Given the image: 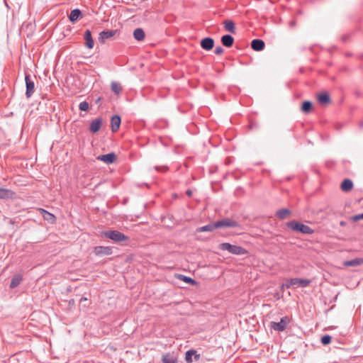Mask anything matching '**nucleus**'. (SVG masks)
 Instances as JSON below:
<instances>
[{"instance_id":"9d476101","label":"nucleus","mask_w":363,"mask_h":363,"mask_svg":"<svg viewBox=\"0 0 363 363\" xmlns=\"http://www.w3.org/2000/svg\"><path fill=\"white\" fill-rule=\"evenodd\" d=\"M116 30H104L99 34V40L104 43L105 40L112 38L116 34Z\"/></svg>"},{"instance_id":"ddd939ff","label":"nucleus","mask_w":363,"mask_h":363,"mask_svg":"<svg viewBox=\"0 0 363 363\" xmlns=\"http://www.w3.org/2000/svg\"><path fill=\"white\" fill-rule=\"evenodd\" d=\"M164 363H177V356L173 353H167L162 356Z\"/></svg>"},{"instance_id":"412c9836","label":"nucleus","mask_w":363,"mask_h":363,"mask_svg":"<svg viewBox=\"0 0 363 363\" xmlns=\"http://www.w3.org/2000/svg\"><path fill=\"white\" fill-rule=\"evenodd\" d=\"M222 43L226 47H231L233 44L234 40L231 35H223L221 38Z\"/></svg>"},{"instance_id":"393cba45","label":"nucleus","mask_w":363,"mask_h":363,"mask_svg":"<svg viewBox=\"0 0 363 363\" xmlns=\"http://www.w3.org/2000/svg\"><path fill=\"white\" fill-rule=\"evenodd\" d=\"M80 16L81 11L79 9H74L71 11L69 18L70 21L74 22Z\"/></svg>"},{"instance_id":"4468645a","label":"nucleus","mask_w":363,"mask_h":363,"mask_svg":"<svg viewBox=\"0 0 363 363\" xmlns=\"http://www.w3.org/2000/svg\"><path fill=\"white\" fill-rule=\"evenodd\" d=\"M362 264H363V258L359 257L343 262L345 267H357Z\"/></svg>"},{"instance_id":"f03ea898","label":"nucleus","mask_w":363,"mask_h":363,"mask_svg":"<svg viewBox=\"0 0 363 363\" xmlns=\"http://www.w3.org/2000/svg\"><path fill=\"white\" fill-rule=\"evenodd\" d=\"M218 248L223 251H228L231 254L236 255H243L247 254V251L241 246L231 245L228 242L221 243Z\"/></svg>"},{"instance_id":"4be33fe9","label":"nucleus","mask_w":363,"mask_h":363,"mask_svg":"<svg viewBox=\"0 0 363 363\" xmlns=\"http://www.w3.org/2000/svg\"><path fill=\"white\" fill-rule=\"evenodd\" d=\"M313 110V104L311 101H303L301 106V111L303 113H308L311 112Z\"/></svg>"},{"instance_id":"6ab92c4d","label":"nucleus","mask_w":363,"mask_h":363,"mask_svg":"<svg viewBox=\"0 0 363 363\" xmlns=\"http://www.w3.org/2000/svg\"><path fill=\"white\" fill-rule=\"evenodd\" d=\"M133 36L138 41H142L145 39V34L142 28H136L133 31Z\"/></svg>"},{"instance_id":"f3484780","label":"nucleus","mask_w":363,"mask_h":363,"mask_svg":"<svg viewBox=\"0 0 363 363\" xmlns=\"http://www.w3.org/2000/svg\"><path fill=\"white\" fill-rule=\"evenodd\" d=\"M40 212H41L42 216L43 217V218L45 220L49 221L51 223H54L55 222L56 218L52 213H49L47 211L43 210V209H40Z\"/></svg>"},{"instance_id":"aec40b11","label":"nucleus","mask_w":363,"mask_h":363,"mask_svg":"<svg viewBox=\"0 0 363 363\" xmlns=\"http://www.w3.org/2000/svg\"><path fill=\"white\" fill-rule=\"evenodd\" d=\"M84 38L86 40V46L91 49L94 47V40L91 38V32L89 30H86L84 34Z\"/></svg>"},{"instance_id":"6e6552de","label":"nucleus","mask_w":363,"mask_h":363,"mask_svg":"<svg viewBox=\"0 0 363 363\" xmlns=\"http://www.w3.org/2000/svg\"><path fill=\"white\" fill-rule=\"evenodd\" d=\"M317 99L320 104L326 106L330 102V96L326 92H321L317 95Z\"/></svg>"},{"instance_id":"c9c22d12","label":"nucleus","mask_w":363,"mask_h":363,"mask_svg":"<svg viewBox=\"0 0 363 363\" xmlns=\"http://www.w3.org/2000/svg\"><path fill=\"white\" fill-rule=\"evenodd\" d=\"M223 52V50L222 48L220 47H218V48H216V50H215V52L218 55H220L222 54Z\"/></svg>"},{"instance_id":"423d86ee","label":"nucleus","mask_w":363,"mask_h":363,"mask_svg":"<svg viewBox=\"0 0 363 363\" xmlns=\"http://www.w3.org/2000/svg\"><path fill=\"white\" fill-rule=\"evenodd\" d=\"M216 228H229V227H235L237 226V223L235 221L225 219L223 220H220L215 223Z\"/></svg>"},{"instance_id":"0eeeda50","label":"nucleus","mask_w":363,"mask_h":363,"mask_svg":"<svg viewBox=\"0 0 363 363\" xmlns=\"http://www.w3.org/2000/svg\"><path fill=\"white\" fill-rule=\"evenodd\" d=\"M116 156L114 153H109L106 155H102L97 157V160L102 161L106 164H111L115 162Z\"/></svg>"},{"instance_id":"f257e3e1","label":"nucleus","mask_w":363,"mask_h":363,"mask_svg":"<svg viewBox=\"0 0 363 363\" xmlns=\"http://www.w3.org/2000/svg\"><path fill=\"white\" fill-rule=\"evenodd\" d=\"M286 225L290 230L296 233L303 234H311L313 233V230L308 225L296 220L287 223Z\"/></svg>"},{"instance_id":"72a5a7b5","label":"nucleus","mask_w":363,"mask_h":363,"mask_svg":"<svg viewBox=\"0 0 363 363\" xmlns=\"http://www.w3.org/2000/svg\"><path fill=\"white\" fill-rule=\"evenodd\" d=\"M331 341V337L329 335H325L321 338V342L323 345H328Z\"/></svg>"},{"instance_id":"c85d7f7f","label":"nucleus","mask_w":363,"mask_h":363,"mask_svg":"<svg viewBox=\"0 0 363 363\" xmlns=\"http://www.w3.org/2000/svg\"><path fill=\"white\" fill-rule=\"evenodd\" d=\"M26 88H27V94L29 96L31 93H33L34 90V84L28 80V78L26 77Z\"/></svg>"},{"instance_id":"a878e982","label":"nucleus","mask_w":363,"mask_h":363,"mask_svg":"<svg viewBox=\"0 0 363 363\" xmlns=\"http://www.w3.org/2000/svg\"><path fill=\"white\" fill-rule=\"evenodd\" d=\"M290 215V211L288 209H281L277 212V216L280 219H284L289 217Z\"/></svg>"},{"instance_id":"f8f14e48","label":"nucleus","mask_w":363,"mask_h":363,"mask_svg":"<svg viewBox=\"0 0 363 363\" xmlns=\"http://www.w3.org/2000/svg\"><path fill=\"white\" fill-rule=\"evenodd\" d=\"M251 47L255 51H261L264 48V43L262 40L255 39L252 41Z\"/></svg>"},{"instance_id":"39448f33","label":"nucleus","mask_w":363,"mask_h":363,"mask_svg":"<svg viewBox=\"0 0 363 363\" xmlns=\"http://www.w3.org/2000/svg\"><path fill=\"white\" fill-rule=\"evenodd\" d=\"M289 318H288L287 317H284L281 318V321L279 323L272 322L271 323V327L275 330L282 331L286 328V325L289 323Z\"/></svg>"},{"instance_id":"2eb2a0df","label":"nucleus","mask_w":363,"mask_h":363,"mask_svg":"<svg viewBox=\"0 0 363 363\" xmlns=\"http://www.w3.org/2000/svg\"><path fill=\"white\" fill-rule=\"evenodd\" d=\"M94 252L96 255H109L112 253L111 248L109 247L99 246L94 249Z\"/></svg>"},{"instance_id":"cd10ccee","label":"nucleus","mask_w":363,"mask_h":363,"mask_svg":"<svg viewBox=\"0 0 363 363\" xmlns=\"http://www.w3.org/2000/svg\"><path fill=\"white\" fill-rule=\"evenodd\" d=\"M224 27L226 30L233 33L235 31V24L231 21H226L224 22Z\"/></svg>"},{"instance_id":"5701e85b","label":"nucleus","mask_w":363,"mask_h":363,"mask_svg":"<svg viewBox=\"0 0 363 363\" xmlns=\"http://www.w3.org/2000/svg\"><path fill=\"white\" fill-rule=\"evenodd\" d=\"M177 278L182 281H183L184 282L186 283V284H191L192 286H195L197 284V282L191 279V277H186V276H184V275H178L177 276Z\"/></svg>"},{"instance_id":"1a4fd4ad","label":"nucleus","mask_w":363,"mask_h":363,"mask_svg":"<svg viewBox=\"0 0 363 363\" xmlns=\"http://www.w3.org/2000/svg\"><path fill=\"white\" fill-rule=\"evenodd\" d=\"M214 41L211 38H206L201 41V46L203 49L210 50L213 48Z\"/></svg>"},{"instance_id":"9b49d317","label":"nucleus","mask_w":363,"mask_h":363,"mask_svg":"<svg viewBox=\"0 0 363 363\" xmlns=\"http://www.w3.org/2000/svg\"><path fill=\"white\" fill-rule=\"evenodd\" d=\"M102 124V120L101 118H96L91 121L90 124V131L92 133H96L98 132Z\"/></svg>"},{"instance_id":"2f4dec72","label":"nucleus","mask_w":363,"mask_h":363,"mask_svg":"<svg viewBox=\"0 0 363 363\" xmlns=\"http://www.w3.org/2000/svg\"><path fill=\"white\" fill-rule=\"evenodd\" d=\"M12 195L9 191L4 189H0V198H8Z\"/></svg>"},{"instance_id":"20e7f679","label":"nucleus","mask_w":363,"mask_h":363,"mask_svg":"<svg viewBox=\"0 0 363 363\" xmlns=\"http://www.w3.org/2000/svg\"><path fill=\"white\" fill-rule=\"evenodd\" d=\"M310 283L311 281L308 279L295 278L289 281L288 286L306 287L308 286Z\"/></svg>"},{"instance_id":"c756f323","label":"nucleus","mask_w":363,"mask_h":363,"mask_svg":"<svg viewBox=\"0 0 363 363\" xmlns=\"http://www.w3.org/2000/svg\"><path fill=\"white\" fill-rule=\"evenodd\" d=\"M21 280H22V278L21 277H19V276L14 277L12 279L11 284H10L11 288L16 287L18 285L20 284Z\"/></svg>"},{"instance_id":"bb28decb","label":"nucleus","mask_w":363,"mask_h":363,"mask_svg":"<svg viewBox=\"0 0 363 363\" xmlns=\"http://www.w3.org/2000/svg\"><path fill=\"white\" fill-rule=\"evenodd\" d=\"M111 89L112 91L116 94H119L121 91H122V86L121 85L118 83V82H111Z\"/></svg>"},{"instance_id":"f704fd0d","label":"nucleus","mask_w":363,"mask_h":363,"mask_svg":"<svg viewBox=\"0 0 363 363\" xmlns=\"http://www.w3.org/2000/svg\"><path fill=\"white\" fill-rule=\"evenodd\" d=\"M351 220L357 222L360 220H363V213L361 214L353 216L350 218Z\"/></svg>"},{"instance_id":"b1692460","label":"nucleus","mask_w":363,"mask_h":363,"mask_svg":"<svg viewBox=\"0 0 363 363\" xmlns=\"http://www.w3.org/2000/svg\"><path fill=\"white\" fill-rule=\"evenodd\" d=\"M194 356L196 359H199V355L196 354V351L194 350H189L186 352L185 355V359L188 363L192 362V357Z\"/></svg>"},{"instance_id":"473e14b6","label":"nucleus","mask_w":363,"mask_h":363,"mask_svg":"<svg viewBox=\"0 0 363 363\" xmlns=\"http://www.w3.org/2000/svg\"><path fill=\"white\" fill-rule=\"evenodd\" d=\"M89 104L86 101L81 102L79 104V109L83 111H86L89 109Z\"/></svg>"},{"instance_id":"7ed1b4c3","label":"nucleus","mask_w":363,"mask_h":363,"mask_svg":"<svg viewBox=\"0 0 363 363\" xmlns=\"http://www.w3.org/2000/svg\"><path fill=\"white\" fill-rule=\"evenodd\" d=\"M103 236L114 242H123L128 240V236L118 230H107L102 233Z\"/></svg>"},{"instance_id":"dca6fc26","label":"nucleus","mask_w":363,"mask_h":363,"mask_svg":"<svg viewBox=\"0 0 363 363\" xmlns=\"http://www.w3.org/2000/svg\"><path fill=\"white\" fill-rule=\"evenodd\" d=\"M111 129L113 132H116L121 125V118L118 116H113L111 121Z\"/></svg>"},{"instance_id":"a211bd4d","label":"nucleus","mask_w":363,"mask_h":363,"mask_svg":"<svg viewBox=\"0 0 363 363\" xmlns=\"http://www.w3.org/2000/svg\"><path fill=\"white\" fill-rule=\"evenodd\" d=\"M353 188V182L351 179H346L342 182V191L348 192Z\"/></svg>"},{"instance_id":"7c9ffc66","label":"nucleus","mask_w":363,"mask_h":363,"mask_svg":"<svg viewBox=\"0 0 363 363\" xmlns=\"http://www.w3.org/2000/svg\"><path fill=\"white\" fill-rule=\"evenodd\" d=\"M216 224L211 223L200 228V231H212L216 229Z\"/></svg>"}]
</instances>
